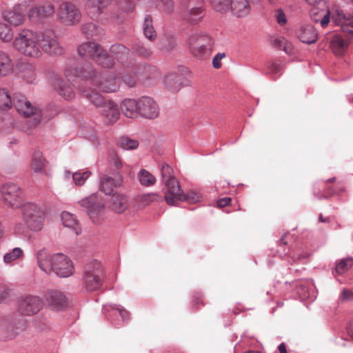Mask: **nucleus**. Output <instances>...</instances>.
I'll list each match as a JSON object with an SVG mask.
<instances>
[{
  "label": "nucleus",
  "instance_id": "nucleus-1",
  "mask_svg": "<svg viewBox=\"0 0 353 353\" xmlns=\"http://www.w3.org/2000/svg\"><path fill=\"white\" fill-rule=\"evenodd\" d=\"M37 260L39 268L47 274L54 272L60 277H68L73 273L72 263L63 254L50 255L42 250L37 253Z\"/></svg>",
  "mask_w": 353,
  "mask_h": 353
},
{
  "label": "nucleus",
  "instance_id": "nucleus-2",
  "mask_svg": "<svg viewBox=\"0 0 353 353\" xmlns=\"http://www.w3.org/2000/svg\"><path fill=\"white\" fill-rule=\"evenodd\" d=\"M65 76L68 81L72 80L73 77L90 80L92 83L97 85L104 92H116L119 88L118 81L114 74H110L103 78L102 81H99L97 72L92 69L89 71H82L77 67H71L65 70Z\"/></svg>",
  "mask_w": 353,
  "mask_h": 353
},
{
  "label": "nucleus",
  "instance_id": "nucleus-3",
  "mask_svg": "<svg viewBox=\"0 0 353 353\" xmlns=\"http://www.w3.org/2000/svg\"><path fill=\"white\" fill-rule=\"evenodd\" d=\"M38 39V33L30 30H23L14 39V47L26 56L38 57L41 55Z\"/></svg>",
  "mask_w": 353,
  "mask_h": 353
},
{
  "label": "nucleus",
  "instance_id": "nucleus-4",
  "mask_svg": "<svg viewBox=\"0 0 353 353\" xmlns=\"http://www.w3.org/2000/svg\"><path fill=\"white\" fill-rule=\"evenodd\" d=\"M81 57H88L103 68H110L114 64V59L101 45L94 42L82 43L78 48Z\"/></svg>",
  "mask_w": 353,
  "mask_h": 353
},
{
  "label": "nucleus",
  "instance_id": "nucleus-5",
  "mask_svg": "<svg viewBox=\"0 0 353 353\" xmlns=\"http://www.w3.org/2000/svg\"><path fill=\"white\" fill-rule=\"evenodd\" d=\"M23 219L28 228L35 232L42 230L45 221V211L36 203H28L22 205Z\"/></svg>",
  "mask_w": 353,
  "mask_h": 353
},
{
  "label": "nucleus",
  "instance_id": "nucleus-6",
  "mask_svg": "<svg viewBox=\"0 0 353 353\" xmlns=\"http://www.w3.org/2000/svg\"><path fill=\"white\" fill-rule=\"evenodd\" d=\"M206 15V4L205 0L189 1L186 9L181 11L180 17L186 24L197 26L200 24Z\"/></svg>",
  "mask_w": 353,
  "mask_h": 353
},
{
  "label": "nucleus",
  "instance_id": "nucleus-7",
  "mask_svg": "<svg viewBox=\"0 0 353 353\" xmlns=\"http://www.w3.org/2000/svg\"><path fill=\"white\" fill-rule=\"evenodd\" d=\"M188 44L192 54L202 59L210 55L213 39L207 34L195 32L188 37Z\"/></svg>",
  "mask_w": 353,
  "mask_h": 353
},
{
  "label": "nucleus",
  "instance_id": "nucleus-8",
  "mask_svg": "<svg viewBox=\"0 0 353 353\" xmlns=\"http://www.w3.org/2000/svg\"><path fill=\"white\" fill-rule=\"evenodd\" d=\"M13 104L19 114L32 119V126L41 123V110L33 105L23 95H16L13 99Z\"/></svg>",
  "mask_w": 353,
  "mask_h": 353
},
{
  "label": "nucleus",
  "instance_id": "nucleus-9",
  "mask_svg": "<svg viewBox=\"0 0 353 353\" xmlns=\"http://www.w3.org/2000/svg\"><path fill=\"white\" fill-rule=\"evenodd\" d=\"M103 268L99 261H93L87 265L83 276V285L88 291H95L103 283Z\"/></svg>",
  "mask_w": 353,
  "mask_h": 353
},
{
  "label": "nucleus",
  "instance_id": "nucleus-10",
  "mask_svg": "<svg viewBox=\"0 0 353 353\" xmlns=\"http://www.w3.org/2000/svg\"><path fill=\"white\" fill-rule=\"evenodd\" d=\"M79 205L85 208L90 218L94 223H100L103 220L104 204L98 199L96 194H93L79 201Z\"/></svg>",
  "mask_w": 353,
  "mask_h": 353
},
{
  "label": "nucleus",
  "instance_id": "nucleus-11",
  "mask_svg": "<svg viewBox=\"0 0 353 353\" xmlns=\"http://www.w3.org/2000/svg\"><path fill=\"white\" fill-rule=\"evenodd\" d=\"M38 43L40 49L46 53L61 55L63 53V48L59 45L57 37L52 30H46L38 34Z\"/></svg>",
  "mask_w": 353,
  "mask_h": 353
},
{
  "label": "nucleus",
  "instance_id": "nucleus-12",
  "mask_svg": "<svg viewBox=\"0 0 353 353\" xmlns=\"http://www.w3.org/2000/svg\"><path fill=\"white\" fill-rule=\"evenodd\" d=\"M58 17L60 21L66 26H74L81 19V12L72 2L63 1L59 6Z\"/></svg>",
  "mask_w": 353,
  "mask_h": 353
},
{
  "label": "nucleus",
  "instance_id": "nucleus-13",
  "mask_svg": "<svg viewBox=\"0 0 353 353\" xmlns=\"http://www.w3.org/2000/svg\"><path fill=\"white\" fill-rule=\"evenodd\" d=\"M149 119H154L159 116V110L157 103L149 97L139 99L134 104V113Z\"/></svg>",
  "mask_w": 353,
  "mask_h": 353
},
{
  "label": "nucleus",
  "instance_id": "nucleus-14",
  "mask_svg": "<svg viewBox=\"0 0 353 353\" xmlns=\"http://www.w3.org/2000/svg\"><path fill=\"white\" fill-rule=\"evenodd\" d=\"M1 194L6 203L12 208H18L22 205L23 193L16 184L8 183L2 186Z\"/></svg>",
  "mask_w": 353,
  "mask_h": 353
},
{
  "label": "nucleus",
  "instance_id": "nucleus-15",
  "mask_svg": "<svg viewBox=\"0 0 353 353\" xmlns=\"http://www.w3.org/2000/svg\"><path fill=\"white\" fill-rule=\"evenodd\" d=\"M28 7L29 4L26 1H21L11 10L6 11L3 18L12 26H21L25 22L26 17H28Z\"/></svg>",
  "mask_w": 353,
  "mask_h": 353
},
{
  "label": "nucleus",
  "instance_id": "nucleus-16",
  "mask_svg": "<svg viewBox=\"0 0 353 353\" xmlns=\"http://www.w3.org/2000/svg\"><path fill=\"white\" fill-rule=\"evenodd\" d=\"M42 299L37 296H26L18 301V310L23 314L31 316L38 313L43 307Z\"/></svg>",
  "mask_w": 353,
  "mask_h": 353
},
{
  "label": "nucleus",
  "instance_id": "nucleus-17",
  "mask_svg": "<svg viewBox=\"0 0 353 353\" xmlns=\"http://www.w3.org/2000/svg\"><path fill=\"white\" fill-rule=\"evenodd\" d=\"M332 18L334 23L341 26L346 37H353V13L345 14L342 10L332 11Z\"/></svg>",
  "mask_w": 353,
  "mask_h": 353
},
{
  "label": "nucleus",
  "instance_id": "nucleus-18",
  "mask_svg": "<svg viewBox=\"0 0 353 353\" xmlns=\"http://www.w3.org/2000/svg\"><path fill=\"white\" fill-rule=\"evenodd\" d=\"M164 185L166 187L164 199L168 205H174L177 202L181 201L183 193L176 179L167 181Z\"/></svg>",
  "mask_w": 353,
  "mask_h": 353
},
{
  "label": "nucleus",
  "instance_id": "nucleus-19",
  "mask_svg": "<svg viewBox=\"0 0 353 353\" xmlns=\"http://www.w3.org/2000/svg\"><path fill=\"white\" fill-rule=\"evenodd\" d=\"M54 6L46 2L43 4L35 6L28 9V18L32 21H38L52 17L54 14Z\"/></svg>",
  "mask_w": 353,
  "mask_h": 353
},
{
  "label": "nucleus",
  "instance_id": "nucleus-20",
  "mask_svg": "<svg viewBox=\"0 0 353 353\" xmlns=\"http://www.w3.org/2000/svg\"><path fill=\"white\" fill-rule=\"evenodd\" d=\"M310 16L314 22H319L323 28H325L330 21V11L325 3L314 6L310 10Z\"/></svg>",
  "mask_w": 353,
  "mask_h": 353
},
{
  "label": "nucleus",
  "instance_id": "nucleus-21",
  "mask_svg": "<svg viewBox=\"0 0 353 353\" xmlns=\"http://www.w3.org/2000/svg\"><path fill=\"white\" fill-rule=\"evenodd\" d=\"M123 178L119 174H114V176L104 174L101 179V190L107 195L114 194V188L122 184Z\"/></svg>",
  "mask_w": 353,
  "mask_h": 353
},
{
  "label": "nucleus",
  "instance_id": "nucleus-22",
  "mask_svg": "<svg viewBox=\"0 0 353 353\" xmlns=\"http://www.w3.org/2000/svg\"><path fill=\"white\" fill-rule=\"evenodd\" d=\"M46 303L49 306L56 310H61L68 305V299L65 294L58 290H52L45 296Z\"/></svg>",
  "mask_w": 353,
  "mask_h": 353
},
{
  "label": "nucleus",
  "instance_id": "nucleus-23",
  "mask_svg": "<svg viewBox=\"0 0 353 353\" xmlns=\"http://www.w3.org/2000/svg\"><path fill=\"white\" fill-rule=\"evenodd\" d=\"M329 39L332 52L337 56L343 55L348 48L349 42L339 34H333Z\"/></svg>",
  "mask_w": 353,
  "mask_h": 353
},
{
  "label": "nucleus",
  "instance_id": "nucleus-24",
  "mask_svg": "<svg viewBox=\"0 0 353 353\" xmlns=\"http://www.w3.org/2000/svg\"><path fill=\"white\" fill-rule=\"evenodd\" d=\"M296 34L299 40L307 44L314 43L318 39V32L312 25L301 26L297 30Z\"/></svg>",
  "mask_w": 353,
  "mask_h": 353
},
{
  "label": "nucleus",
  "instance_id": "nucleus-25",
  "mask_svg": "<svg viewBox=\"0 0 353 353\" xmlns=\"http://www.w3.org/2000/svg\"><path fill=\"white\" fill-rule=\"evenodd\" d=\"M230 9L234 16L245 17L250 12V1L249 0H230Z\"/></svg>",
  "mask_w": 353,
  "mask_h": 353
},
{
  "label": "nucleus",
  "instance_id": "nucleus-26",
  "mask_svg": "<svg viewBox=\"0 0 353 353\" xmlns=\"http://www.w3.org/2000/svg\"><path fill=\"white\" fill-rule=\"evenodd\" d=\"M183 77L176 72H169L164 77L163 84L166 89L173 93L182 88Z\"/></svg>",
  "mask_w": 353,
  "mask_h": 353
},
{
  "label": "nucleus",
  "instance_id": "nucleus-27",
  "mask_svg": "<svg viewBox=\"0 0 353 353\" xmlns=\"http://www.w3.org/2000/svg\"><path fill=\"white\" fill-rule=\"evenodd\" d=\"M110 202L111 208L117 213L123 212L127 208L128 199L126 196L121 193L112 194Z\"/></svg>",
  "mask_w": 353,
  "mask_h": 353
},
{
  "label": "nucleus",
  "instance_id": "nucleus-28",
  "mask_svg": "<svg viewBox=\"0 0 353 353\" xmlns=\"http://www.w3.org/2000/svg\"><path fill=\"white\" fill-rule=\"evenodd\" d=\"M13 70V62L10 55L0 50V77H3L10 74Z\"/></svg>",
  "mask_w": 353,
  "mask_h": 353
},
{
  "label": "nucleus",
  "instance_id": "nucleus-29",
  "mask_svg": "<svg viewBox=\"0 0 353 353\" xmlns=\"http://www.w3.org/2000/svg\"><path fill=\"white\" fill-rule=\"evenodd\" d=\"M142 28L145 37L150 41H154L157 39V33L154 28L153 19L150 14L145 16Z\"/></svg>",
  "mask_w": 353,
  "mask_h": 353
},
{
  "label": "nucleus",
  "instance_id": "nucleus-30",
  "mask_svg": "<svg viewBox=\"0 0 353 353\" xmlns=\"http://www.w3.org/2000/svg\"><path fill=\"white\" fill-rule=\"evenodd\" d=\"M103 0H86L85 10L92 18L98 17L103 10Z\"/></svg>",
  "mask_w": 353,
  "mask_h": 353
},
{
  "label": "nucleus",
  "instance_id": "nucleus-31",
  "mask_svg": "<svg viewBox=\"0 0 353 353\" xmlns=\"http://www.w3.org/2000/svg\"><path fill=\"white\" fill-rule=\"evenodd\" d=\"M82 94L85 97L88 98L96 107L101 108L102 110L104 109L105 104L108 103V101H106L101 94L92 90H82Z\"/></svg>",
  "mask_w": 353,
  "mask_h": 353
},
{
  "label": "nucleus",
  "instance_id": "nucleus-32",
  "mask_svg": "<svg viewBox=\"0 0 353 353\" xmlns=\"http://www.w3.org/2000/svg\"><path fill=\"white\" fill-rule=\"evenodd\" d=\"M82 94L85 97L88 98L96 107L101 108L102 110L104 109L105 104L108 103V101H106L101 94L92 90H82Z\"/></svg>",
  "mask_w": 353,
  "mask_h": 353
},
{
  "label": "nucleus",
  "instance_id": "nucleus-33",
  "mask_svg": "<svg viewBox=\"0 0 353 353\" xmlns=\"http://www.w3.org/2000/svg\"><path fill=\"white\" fill-rule=\"evenodd\" d=\"M102 114L110 122H115L119 116L117 104L111 101H108V103L105 104L104 109L102 110Z\"/></svg>",
  "mask_w": 353,
  "mask_h": 353
},
{
  "label": "nucleus",
  "instance_id": "nucleus-34",
  "mask_svg": "<svg viewBox=\"0 0 353 353\" xmlns=\"http://www.w3.org/2000/svg\"><path fill=\"white\" fill-rule=\"evenodd\" d=\"M156 72L155 67L146 63L143 65H136L134 68V76L135 75L138 79L149 78Z\"/></svg>",
  "mask_w": 353,
  "mask_h": 353
},
{
  "label": "nucleus",
  "instance_id": "nucleus-35",
  "mask_svg": "<svg viewBox=\"0 0 353 353\" xmlns=\"http://www.w3.org/2000/svg\"><path fill=\"white\" fill-rule=\"evenodd\" d=\"M110 53L119 61L123 63L130 54V50L123 45L115 44L110 47Z\"/></svg>",
  "mask_w": 353,
  "mask_h": 353
},
{
  "label": "nucleus",
  "instance_id": "nucleus-36",
  "mask_svg": "<svg viewBox=\"0 0 353 353\" xmlns=\"http://www.w3.org/2000/svg\"><path fill=\"white\" fill-rule=\"evenodd\" d=\"M137 178L143 186L150 187L155 184L156 177L145 169H141L137 174Z\"/></svg>",
  "mask_w": 353,
  "mask_h": 353
},
{
  "label": "nucleus",
  "instance_id": "nucleus-37",
  "mask_svg": "<svg viewBox=\"0 0 353 353\" xmlns=\"http://www.w3.org/2000/svg\"><path fill=\"white\" fill-rule=\"evenodd\" d=\"M46 164V159L41 152H37L33 154L31 162V168L34 172H42Z\"/></svg>",
  "mask_w": 353,
  "mask_h": 353
},
{
  "label": "nucleus",
  "instance_id": "nucleus-38",
  "mask_svg": "<svg viewBox=\"0 0 353 353\" xmlns=\"http://www.w3.org/2000/svg\"><path fill=\"white\" fill-rule=\"evenodd\" d=\"M176 47L175 37L171 34H165L161 42V49L165 52H170Z\"/></svg>",
  "mask_w": 353,
  "mask_h": 353
},
{
  "label": "nucleus",
  "instance_id": "nucleus-39",
  "mask_svg": "<svg viewBox=\"0 0 353 353\" xmlns=\"http://www.w3.org/2000/svg\"><path fill=\"white\" fill-rule=\"evenodd\" d=\"M61 217L63 224L65 227L73 228L77 234L78 221L76 219L74 215L68 212H63L61 213Z\"/></svg>",
  "mask_w": 353,
  "mask_h": 353
},
{
  "label": "nucleus",
  "instance_id": "nucleus-40",
  "mask_svg": "<svg viewBox=\"0 0 353 353\" xmlns=\"http://www.w3.org/2000/svg\"><path fill=\"white\" fill-rule=\"evenodd\" d=\"M81 30L87 37H98L102 32V30L93 23L83 25Z\"/></svg>",
  "mask_w": 353,
  "mask_h": 353
},
{
  "label": "nucleus",
  "instance_id": "nucleus-41",
  "mask_svg": "<svg viewBox=\"0 0 353 353\" xmlns=\"http://www.w3.org/2000/svg\"><path fill=\"white\" fill-rule=\"evenodd\" d=\"M138 199L144 205H150L152 203H159L163 200L161 194L154 192L141 194Z\"/></svg>",
  "mask_w": 353,
  "mask_h": 353
},
{
  "label": "nucleus",
  "instance_id": "nucleus-42",
  "mask_svg": "<svg viewBox=\"0 0 353 353\" xmlns=\"http://www.w3.org/2000/svg\"><path fill=\"white\" fill-rule=\"evenodd\" d=\"M13 103L8 92L3 88L0 89V109H10Z\"/></svg>",
  "mask_w": 353,
  "mask_h": 353
},
{
  "label": "nucleus",
  "instance_id": "nucleus-43",
  "mask_svg": "<svg viewBox=\"0 0 353 353\" xmlns=\"http://www.w3.org/2000/svg\"><path fill=\"white\" fill-rule=\"evenodd\" d=\"M58 92L61 96L65 99H70L74 97V92L72 88L65 82H61L58 85Z\"/></svg>",
  "mask_w": 353,
  "mask_h": 353
},
{
  "label": "nucleus",
  "instance_id": "nucleus-44",
  "mask_svg": "<svg viewBox=\"0 0 353 353\" xmlns=\"http://www.w3.org/2000/svg\"><path fill=\"white\" fill-rule=\"evenodd\" d=\"M23 323H19L17 326L12 323H9L6 328L5 339L8 340L14 339L19 334V331L23 330Z\"/></svg>",
  "mask_w": 353,
  "mask_h": 353
},
{
  "label": "nucleus",
  "instance_id": "nucleus-45",
  "mask_svg": "<svg viewBox=\"0 0 353 353\" xmlns=\"http://www.w3.org/2000/svg\"><path fill=\"white\" fill-rule=\"evenodd\" d=\"M134 52L137 56L145 59L149 58L152 55V50L150 47L143 43L137 44L135 48H134Z\"/></svg>",
  "mask_w": 353,
  "mask_h": 353
},
{
  "label": "nucleus",
  "instance_id": "nucleus-46",
  "mask_svg": "<svg viewBox=\"0 0 353 353\" xmlns=\"http://www.w3.org/2000/svg\"><path fill=\"white\" fill-rule=\"evenodd\" d=\"M353 265V259L347 258L341 259L337 264L335 268L337 274H343L345 273Z\"/></svg>",
  "mask_w": 353,
  "mask_h": 353
},
{
  "label": "nucleus",
  "instance_id": "nucleus-47",
  "mask_svg": "<svg viewBox=\"0 0 353 353\" xmlns=\"http://www.w3.org/2000/svg\"><path fill=\"white\" fill-rule=\"evenodd\" d=\"M23 254V252L21 248H15L10 252H8L4 255L3 261L6 263H10L11 262L21 258Z\"/></svg>",
  "mask_w": 353,
  "mask_h": 353
},
{
  "label": "nucleus",
  "instance_id": "nucleus-48",
  "mask_svg": "<svg viewBox=\"0 0 353 353\" xmlns=\"http://www.w3.org/2000/svg\"><path fill=\"white\" fill-rule=\"evenodd\" d=\"M161 178L163 183L167 181H171L172 180H176V179L173 176L172 168L167 163H163L161 168Z\"/></svg>",
  "mask_w": 353,
  "mask_h": 353
},
{
  "label": "nucleus",
  "instance_id": "nucleus-49",
  "mask_svg": "<svg viewBox=\"0 0 353 353\" xmlns=\"http://www.w3.org/2000/svg\"><path fill=\"white\" fill-rule=\"evenodd\" d=\"M214 9L220 12H225L230 9V0H211Z\"/></svg>",
  "mask_w": 353,
  "mask_h": 353
},
{
  "label": "nucleus",
  "instance_id": "nucleus-50",
  "mask_svg": "<svg viewBox=\"0 0 353 353\" xmlns=\"http://www.w3.org/2000/svg\"><path fill=\"white\" fill-rule=\"evenodd\" d=\"M90 174L91 172L89 171H77L72 174L73 181L77 185H82Z\"/></svg>",
  "mask_w": 353,
  "mask_h": 353
},
{
  "label": "nucleus",
  "instance_id": "nucleus-51",
  "mask_svg": "<svg viewBox=\"0 0 353 353\" xmlns=\"http://www.w3.org/2000/svg\"><path fill=\"white\" fill-rule=\"evenodd\" d=\"M12 29L6 23H0V39L3 41H10L12 39Z\"/></svg>",
  "mask_w": 353,
  "mask_h": 353
},
{
  "label": "nucleus",
  "instance_id": "nucleus-52",
  "mask_svg": "<svg viewBox=\"0 0 353 353\" xmlns=\"http://www.w3.org/2000/svg\"><path fill=\"white\" fill-rule=\"evenodd\" d=\"M121 110L123 113L128 118L132 117V100L130 99H125L121 105Z\"/></svg>",
  "mask_w": 353,
  "mask_h": 353
},
{
  "label": "nucleus",
  "instance_id": "nucleus-53",
  "mask_svg": "<svg viewBox=\"0 0 353 353\" xmlns=\"http://www.w3.org/2000/svg\"><path fill=\"white\" fill-rule=\"evenodd\" d=\"M201 199V195L194 192V191H190L186 194H183V199L182 201H185L190 203H195L196 202H199Z\"/></svg>",
  "mask_w": 353,
  "mask_h": 353
},
{
  "label": "nucleus",
  "instance_id": "nucleus-54",
  "mask_svg": "<svg viewBox=\"0 0 353 353\" xmlns=\"http://www.w3.org/2000/svg\"><path fill=\"white\" fill-rule=\"evenodd\" d=\"M274 17L276 22L281 26H285L288 22L286 14L281 9L275 10Z\"/></svg>",
  "mask_w": 353,
  "mask_h": 353
},
{
  "label": "nucleus",
  "instance_id": "nucleus-55",
  "mask_svg": "<svg viewBox=\"0 0 353 353\" xmlns=\"http://www.w3.org/2000/svg\"><path fill=\"white\" fill-rule=\"evenodd\" d=\"M11 296V290L0 284V303L8 301Z\"/></svg>",
  "mask_w": 353,
  "mask_h": 353
},
{
  "label": "nucleus",
  "instance_id": "nucleus-56",
  "mask_svg": "<svg viewBox=\"0 0 353 353\" xmlns=\"http://www.w3.org/2000/svg\"><path fill=\"white\" fill-rule=\"evenodd\" d=\"M114 315H119L123 321L130 319V313L123 308L115 307L112 310Z\"/></svg>",
  "mask_w": 353,
  "mask_h": 353
},
{
  "label": "nucleus",
  "instance_id": "nucleus-57",
  "mask_svg": "<svg viewBox=\"0 0 353 353\" xmlns=\"http://www.w3.org/2000/svg\"><path fill=\"white\" fill-rule=\"evenodd\" d=\"M120 146L125 150L132 149V140L128 137H121L119 140Z\"/></svg>",
  "mask_w": 353,
  "mask_h": 353
},
{
  "label": "nucleus",
  "instance_id": "nucleus-58",
  "mask_svg": "<svg viewBox=\"0 0 353 353\" xmlns=\"http://www.w3.org/2000/svg\"><path fill=\"white\" fill-rule=\"evenodd\" d=\"M225 57L224 53H218L212 60V64L214 68L219 69L221 67V59Z\"/></svg>",
  "mask_w": 353,
  "mask_h": 353
},
{
  "label": "nucleus",
  "instance_id": "nucleus-59",
  "mask_svg": "<svg viewBox=\"0 0 353 353\" xmlns=\"http://www.w3.org/2000/svg\"><path fill=\"white\" fill-rule=\"evenodd\" d=\"M174 4L173 1L170 0V1H166L165 2H164L163 8V10L164 12H165L167 14H171L174 11Z\"/></svg>",
  "mask_w": 353,
  "mask_h": 353
},
{
  "label": "nucleus",
  "instance_id": "nucleus-60",
  "mask_svg": "<svg viewBox=\"0 0 353 353\" xmlns=\"http://www.w3.org/2000/svg\"><path fill=\"white\" fill-rule=\"evenodd\" d=\"M268 67L269 72L272 74H276L281 70V65L277 62L270 63Z\"/></svg>",
  "mask_w": 353,
  "mask_h": 353
},
{
  "label": "nucleus",
  "instance_id": "nucleus-61",
  "mask_svg": "<svg viewBox=\"0 0 353 353\" xmlns=\"http://www.w3.org/2000/svg\"><path fill=\"white\" fill-rule=\"evenodd\" d=\"M341 299L344 301L353 300V292L348 290H344L341 293Z\"/></svg>",
  "mask_w": 353,
  "mask_h": 353
},
{
  "label": "nucleus",
  "instance_id": "nucleus-62",
  "mask_svg": "<svg viewBox=\"0 0 353 353\" xmlns=\"http://www.w3.org/2000/svg\"><path fill=\"white\" fill-rule=\"evenodd\" d=\"M230 202H231V198L224 197V198L219 199L217 201L216 203H217V206L219 208H223V207L228 205Z\"/></svg>",
  "mask_w": 353,
  "mask_h": 353
},
{
  "label": "nucleus",
  "instance_id": "nucleus-63",
  "mask_svg": "<svg viewBox=\"0 0 353 353\" xmlns=\"http://www.w3.org/2000/svg\"><path fill=\"white\" fill-rule=\"evenodd\" d=\"M290 254V257L292 258V261L296 262L303 258H306L307 256V254H292L291 253Z\"/></svg>",
  "mask_w": 353,
  "mask_h": 353
},
{
  "label": "nucleus",
  "instance_id": "nucleus-64",
  "mask_svg": "<svg viewBox=\"0 0 353 353\" xmlns=\"http://www.w3.org/2000/svg\"><path fill=\"white\" fill-rule=\"evenodd\" d=\"M347 331L350 337L353 339V319L350 322L348 325Z\"/></svg>",
  "mask_w": 353,
  "mask_h": 353
}]
</instances>
